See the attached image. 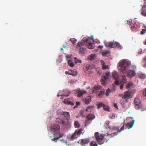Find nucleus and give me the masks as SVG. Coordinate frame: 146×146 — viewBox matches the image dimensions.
<instances>
[{"mask_svg":"<svg viewBox=\"0 0 146 146\" xmlns=\"http://www.w3.org/2000/svg\"><path fill=\"white\" fill-rule=\"evenodd\" d=\"M105 104L102 103H100L98 104V109L104 106Z\"/></svg>","mask_w":146,"mask_h":146,"instance_id":"a19ab883","label":"nucleus"},{"mask_svg":"<svg viewBox=\"0 0 146 146\" xmlns=\"http://www.w3.org/2000/svg\"><path fill=\"white\" fill-rule=\"evenodd\" d=\"M131 62L129 61L126 60H121L119 63V69L123 73H125L129 67L131 65Z\"/></svg>","mask_w":146,"mask_h":146,"instance_id":"f03ea898","label":"nucleus"},{"mask_svg":"<svg viewBox=\"0 0 146 146\" xmlns=\"http://www.w3.org/2000/svg\"><path fill=\"white\" fill-rule=\"evenodd\" d=\"M127 76L129 78L135 76L136 75L135 71L133 70H128L127 73Z\"/></svg>","mask_w":146,"mask_h":146,"instance_id":"9b49d317","label":"nucleus"},{"mask_svg":"<svg viewBox=\"0 0 146 146\" xmlns=\"http://www.w3.org/2000/svg\"><path fill=\"white\" fill-rule=\"evenodd\" d=\"M119 96L122 99L125 100L126 102H128V99L131 97V92L130 91L125 92H124L123 94H121Z\"/></svg>","mask_w":146,"mask_h":146,"instance_id":"423d86ee","label":"nucleus"},{"mask_svg":"<svg viewBox=\"0 0 146 146\" xmlns=\"http://www.w3.org/2000/svg\"><path fill=\"white\" fill-rule=\"evenodd\" d=\"M96 57V55L95 54H91L88 56V59L90 61H92V60L95 59Z\"/></svg>","mask_w":146,"mask_h":146,"instance_id":"aec40b11","label":"nucleus"},{"mask_svg":"<svg viewBox=\"0 0 146 146\" xmlns=\"http://www.w3.org/2000/svg\"><path fill=\"white\" fill-rule=\"evenodd\" d=\"M103 48V46L102 45H100L98 46V48L100 49H102Z\"/></svg>","mask_w":146,"mask_h":146,"instance_id":"680f3d73","label":"nucleus"},{"mask_svg":"<svg viewBox=\"0 0 146 146\" xmlns=\"http://www.w3.org/2000/svg\"><path fill=\"white\" fill-rule=\"evenodd\" d=\"M68 65L71 67H73L74 65V63L72 62V60H69L68 61Z\"/></svg>","mask_w":146,"mask_h":146,"instance_id":"e433bc0d","label":"nucleus"},{"mask_svg":"<svg viewBox=\"0 0 146 146\" xmlns=\"http://www.w3.org/2000/svg\"><path fill=\"white\" fill-rule=\"evenodd\" d=\"M110 52L108 51H104L102 52V54L103 56H107L110 54Z\"/></svg>","mask_w":146,"mask_h":146,"instance_id":"c85d7f7f","label":"nucleus"},{"mask_svg":"<svg viewBox=\"0 0 146 146\" xmlns=\"http://www.w3.org/2000/svg\"><path fill=\"white\" fill-rule=\"evenodd\" d=\"M125 22H127V24H129L130 23V21H129L126 20V21H125Z\"/></svg>","mask_w":146,"mask_h":146,"instance_id":"e2e57ef3","label":"nucleus"},{"mask_svg":"<svg viewBox=\"0 0 146 146\" xmlns=\"http://www.w3.org/2000/svg\"><path fill=\"white\" fill-rule=\"evenodd\" d=\"M69 70L68 71H66L65 72V73L66 74H68L69 75Z\"/></svg>","mask_w":146,"mask_h":146,"instance_id":"69168bd1","label":"nucleus"},{"mask_svg":"<svg viewBox=\"0 0 146 146\" xmlns=\"http://www.w3.org/2000/svg\"><path fill=\"white\" fill-rule=\"evenodd\" d=\"M64 134L62 133H59V135L58 137H56V135L55 133H54V137H55L54 138L52 139H51V141H55V140H58L60 138L64 136Z\"/></svg>","mask_w":146,"mask_h":146,"instance_id":"dca6fc26","label":"nucleus"},{"mask_svg":"<svg viewBox=\"0 0 146 146\" xmlns=\"http://www.w3.org/2000/svg\"><path fill=\"white\" fill-rule=\"evenodd\" d=\"M76 91L78 94L77 96L79 97H81L84 94L87 93L86 91L81 90L80 89H77Z\"/></svg>","mask_w":146,"mask_h":146,"instance_id":"f8f14e48","label":"nucleus"},{"mask_svg":"<svg viewBox=\"0 0 146 146\" xmlns=\"http://www.w3.org/2000/svg\"><path fill=\"white\" fill-rule=\"evenodd\" d=\"M127 102H126L125 100L122 99H122L120 100V103L122 105L123 107H125V104Z\"/></svg>","mask_w":146,"mask_h":146,"instance_id":"cd10ccee","label":"nucleus"},{"mask_svg":"<svg viewBox=\"0 0 146 146\" xmlns=\"http://www.w3.org/2000/svg\"><path fill=\"white\" fill-rule=\"evenodd\" d=\"M94 107V106H88L86 110V111L87 112H88L90 111H91L92 109Z\"/></svg>","mask_w":146,"mask_h":146,"instance_id":"2f4dec72","label":"nucleus"},{"mask_svg":"<svg viewBox=\"0 0 146 146\" xmlns=\"http://www.w3.org/2000/svg\"><path fill=\"white\" fill-rule=\"evenodd\" d=\"M108 68V65H106L105 64L102 66V68L103 70L107 69Z\"/></svg>","mask_w":146,"mask_h":146,"instance_id":"3c124183","label":"nucleus"},{"mask_svg":"<svg viewBox=\"0 0 146 146\" xmlns=\"http://www.w3.org/2000/svg\"><path fill=\"white\" fill-rule=\"evenodd\" d=\"M90 121L88 119H86L85 120V126L86 127L87 125H88V124H90V122L89 121Z\"/></svg>","mask_w":146,"mask_h":146,"instance_id":"c03bdc74","label":"nucleus"},{"mask_svg":"<svg viewBox=\"0 0 146 146\" xmlns=\"http://www.w3.org/2000/svg\"><path fill=\"white\" fill-rule=\"evenodd\" d=\"M84 111L82 110H81L80 111V115L81 116L83 117H85V115H83Z\"/></svg>","mask_w":146,"mask_h":146,"instance_id":"603ef678","label":"nucleus"},{"mask_svg":"<svg viewBox=\"0 0 146 146\" xmlns=\"http://www.w3.org/2000/svg\"><path fill=\"white\" fill-rule=\"evenodd\" d=\"M68 120L69 119H62V122L61 123L63 125L69 126L70 125V123Z\"/></svg>","mask_w":146,"mask_h":146,"instance_id":"4be33fe9","label":"nucleus"},{"mask_svg":"<svg viewBox=\"0 0 146 146\" xmlns=\"http://www.w3.org/2000/svg\"><path fill=\"white\" fill-rule=\"evenodd\" d=\"M85 49H86L85 48L82 47L80 48L79 51L80 53L82 55L84 54Z\"/></svg>","mask_w":146,"mask_h":146,"instance_id":"c756f323","label":"nucleus"},{"mask_svg":"<svg viewBox=\"0 0 146 146\" xmlns=\"http://www.w3.org/2000/svg\"><path fill=\"white\" fill-rule=\"evenodd\" d=\"M87 46H88V48L90 49H93L94 48L93 45L91 43V41L90 42Z\"/></svg>","mask_w":146,"mask_h":146,"instance_id":"c9c22d12","label":"nucleus"},{"mask_svg":"<svg viewBox=\"0 0 146 146\" xmlns=\"http://www.w3.org/2000/svg\"><path fill=\"white\" fill-rule=\"evenodd\" d=\"M144 27L145 28L144 29H143L141 32V34L143 35L145 33L146 31V26H144Z\"/></svg>","mask_w":146,"mask_h":146,"instance_id":"a18cd8bd","label":"nucleus"},{"mask_svg":"<svg viewBox=\"0 0 146 146\" xmlns=\"http://www.w3.org/2000/svg\"><path fill=\"white\" fill-rule=\"evenodd\" d=\"M62 119H61L59 118H57L56 119V121L58 123H61L62 122Z\"/></svg>","mask_w":146,"mask_h":146,"instance_id":"79ce46f5","label":"nucleus"},{"mask_svg":"<svg viewBox=\"0 0 146 146\" xmlns=\"http://www.w3.org/2000/svg\"><path fill=\"white\" fill-rule=\"evenodd\" d=\"M112 77L115 80V84L116 85H118L119 84V76L118 73L116 71H114L112 73Z\"/></svg>","mask_w":146,"mask_h":146,"instance_id":"6e6552de","label":"nucleus"},{"mask_svg":"<svg viewBox=\"0 0 146 146\" xmlns=\"http://www.w3.org/2000/svg\"><path fill=\"white\" fill-rule=\"evenodd\" d=\"M103 109L104 110L107 111H109V108L108 106L105 105L103 107Z\"/></svg>","mask_w":146,"mask_h":146,"instance_id":"49530a36","label":"nucleus"},{"mask_svg":"<svg viewBox=\"0 0 146 146\" xmlns=\"http://www.w3.org/2000/svg\"><path fill=\"white\" fill-rule=\"evenodd\" d=\"M60 126L58 124H54L51 126L50 131L55 134L59 133L60 131Z\"/></svg>","mask_w":146,"mask_h":146,"instance_id":"39448f33","label":"nucleus"},{"mask_svg":"<svg viewBox=\"0 0 146 146\" xmlns=\"http://www.w3.org/2000/svg\"><path fill=\"white\" fill-rule=\"evenodd\" d=\"M124 125H123L121 129V131L123 130H124Z\"/></svg>","mask_w":146,"mask_h":146,"instance_id":"0e129e2a","label":"nucleus"},{"mask_svg":"<svg viewBox=\"0 0 146 146\" xmlns=\"http://www.w3.org/2000/svg\"><path fill=\"white\" fill-rule=\"evenodd\" d=\"M64 103L68 105H70L73 106L74 105V103L70 101L69 99L67 98L64 100Z\"/></svg>","mask_w":146,"mask_h":146,"instance_id":"a211bd4d","label":"nucleus"},{"mask_svg":"<svg viewBox=\"0 0 146 146\" xmlns=\"http://www.w3.org/2000/svg\"><path fill=\"white\" fill-rule=\"evenodd\" d=\"M144 44H145V45H146V40H145L144 42Z\"/></svg>","mask_w":146,"mask_h":146,"instance_id":"774afa93","label":"nucleus"},{"mask_svg":"<svg viewBox=\"0 0 146 146\" xmlns=\"http://www.w3.org/2000/svg\"><path fill=\"white\" fill-rule=\"evenodd\" d=\"M84 45V43H83L81 41L79 42L78 44L77 48L79 47H82V46H83Z\"/></svg>","mask_w":146,"mask_h":146,"instance_id":"4c0bfd02","label":"nucleus"},{"mask_svg":"<svg viewBox=\"0 0 146 146\" xmlns=\"http://www.w3.org/2000/svg\"><path fill=\"white\" fill-rule=\"evenodd\" d=\"M102 65V66H103V65L105 64V63L103 60H101L100 61Z\"/></svg>","mask_w":146,"mask_h":146,"instance_id":"4d7b16f0","label":"nucleus"},{"mask_svg":"<svg viewBox=\"0 0 146 146\" xmlns=\"http://www.w3.org/2000/svg\"><path fill=\"white\" fill-rule=\"evenodd\" d=\"M133 84L131 82L128 83L126 84V88L127 89L129 88Z\"/></svg>","mask_w":146,"mask_h":146,"instance_id":"ea45409f","label":"nucleus"},{"mask_svg":"<svg viewBox=\"0 0 146 146\" xmlns=\"http://www.w3.org/2000/svg\"><path fill=\"white\" fill-rule=\"evenodd\" d=\"M105 92L104 91H100L99 93L97 96V97L98 98H100L102 97V95L104 94Z\"/></svg>","mask_w":146,"mask_h":146,"instance_id":"473e14b6","label":"nucleus"},{"mask_svg":"<svg viewBox=\"0 0 146 146\" xmlns=\"http://www.w3.org/2000/svg\"><path fill=\"white\" fill-rule=\"evenodd\" d=\"M111 129L117 131V132H115V133H117V134L118 132L120 133L121 132V131L120 130H119V127H118L113 126L112 128H111Z\"/></svg>","mask_w":146,"mask_h":146,"instance_id":"bb28decb","label":"nucleus"},{"mask_svg":"<svg viewBox=\"0 0 146 146\" xmlns=\"http://www.w3.org/2000/svg\"><path fill=\"white\" fill-rule=\"evenodd\" d=\"M130 27L131 29L133 31H134L137 28V25L135 23H131V24Z\"/></svg>","mask_w":146,"mask_h":146,"instance_id":"6ab92c4d","label":"nucleus"},{"mask_svg":"<svg viewBox=\"0 0 146 146\" xmlns=\"http://www.w3.org/2000/svg\"><path fill=\"white\" fill-rule=\"evenodd\" d=\"M92 67L90 65L87 66L86 67L85 70L86 71H90V70L91 69Z\"/></svg>","mask_w":146,"mask_h":146,"instance_id":"37998d69","label":"nucleus"},{"mask_svg":"<svg viewBox=\"0 0 146 146\" xmlns=\"http://www.w3.org/2000/svg\"><path fill=\"white\" fill-rule=\"evenodd\" d=\"M121 84H125L127 82L126 78L125 75L122 76Z\"/></svg>","mask_w":146,"mask_h":146,"instance_id":"a878e982","label":"nucleus"},{"mask_svg":"<svg viewBox=\"0 0 146 146\" xmlns=\"http://www.w3.org/2000/svg\"><path fill=\"white\" fill-rule=\"evenodd\" d=\"M124 85V84H121L120 86V88L122 90L123 88V86Z\"/></svg>","mask_w":146,"mask_h":146,"instance_id":"6e6d98bb","label":"nucleus"},{"mask_svg":"<svg viewBox=\"0 0 146 146\" xmlns=\"http://www.w3.org/2000/svg\"><path fill=\"white\" fill-rule=\"evenodd\" d=\"M83 40L84 42L83 43H84V44H85L87 46L91 41L92 40L88 39L86 37H84L83 39Z\"/></svg>","mask_w":146,"mask_h":146,"instance_id":"2eb2a0df","label":"nucleus"},{"mask_svg":"<svg viewBox=\"0 0 146 146\" xmlns=\"http://www.w3.org/2000/svg\"><path fill=\"white\" fill-rule=\"evenodd\" d=\"M70 40L73 44L75 43L77 41L76 39L74 38H70Z\"/></svg>","mask_w":146,"mask_h":146,"instance_id":"de8ad7c7","label":"nucleus"},{"mask_svg":"<svg viewBox=\"0 0 146 146\" xmlns=\"http://www.w3.org/2000/svg\"><path fill=\"white\" fill-rule=\"evenodd\" d=\"M134 122V120H133L131 121V122L128 123L126 124V125L128 129H129L132 127Z\"/></svg>","mask_w":146,"mask_h":146,"instance_id":"412c9836","label":"nucleus"},{"mask_svg":"<svg viewBox=\"0 0 146 146\" xmlns=\"http://www.w3.org/2000/svg\"><path fill=\"white\" fill-rule=\"evenodd\" d=\"M101 88V86H94L93 87L92 89L93 92H96L97 91L100 89Z\"/></svg>","mask_w":146,"mask_h":146,"instance_id":"393cba45","label":"nucleus"},{"mask_svg":"<svg viewBox=\"0 0 146 146\" xmlns=\"http://www.w3.org/2000/svg\"><path fill=\"white\" fill-rule=\"evenodd\" d=\"M117 135V134L116 133L110 134L107 133L106 134H103L98 132H96L94 134L96 140L99 145H102L104 142H107L110 138Z\"/></svg>","mask_w":146,"mask_h":146,"instance_id":"f257e3e1","label":"nucleus"},{"mask_svg":"<svg viewBox=\"0 0 146 146\" xmlns=\"http://www.w3.org/2000/svg\"><path fill=\"white\" fill-rule=\"evenodd\" d=\"M84 102L86 104H88L91 101V97L89 96H87L84 100Z\"/></svg>","mask_w":146,"mask_h":146,"instance_id":"4468645a","label":"nucleus"},{"mask_svg":"<svg viewBox=\"0 0 146 146\" xmlns=\"http://www.w3.org/2000/svg\"><path fill=\"white\" fill-rule=\"evenodd\" d=\"M80 104L79 102H76V105L75 107H76V106H78L80 105Z\"/></svg>","mask_w":146,"mask_h":146,"instance_id":"13d9d810","label":"nucleus"},{"mask_svg":"<svg viewBox=\"0 0 146 146\" xmlns=\"http://www.w3.org/2000/svg\"><path fill=\"white\" fill-rule=\"evenodd\" d=\"M105 127L106 128L109 130H111V126H110L109 125H105Z\"/></svg>","mask_w":146,"mask_h":146,"instance_id":"09e8293b","label":"nucleus"},{"mask_svg":"<svg viewBox=\"0 0 146 146\" xmlns=\"http://www.w3.org/2000/svg\"><path fill=\"white\" fill-rule=\"evenodd\" d=\"M90 146H98V144L95 141H92L90 144Z\"/></svg>","mask_w":146,"mask_h":146,"instance_id":"72a5a7b5","label":"nucleus"},{"mask_svg":"<svg viewBox=\"0 0 146 146\" xmlns=\"http://www.w3.org/2000/svg\"><path fill=\"white\" fill-rule=\"evenodd\" d=\"M144 60L146 62V63L143 65V66L146 68V55L145 56L144 58Z\"/></svg>","mask_w":146,"mask_h":146,"instance_id":"864d4df0","label":"nucleus"},{"mask_svg":"<svg viewBox=\"0 0 146 146\" xmlns=\"http://www.w3.org/2000/svg\"><path fill=\"white\" fill-rule=\"evenodd\" d=\"M85 131L82 129H80L78 130H76L71 135H69L67 137L68 139L70 141H73L76 139L77 136H79L81 134L84 133Z\"/></svg>","mask_w":146,"mask_h":146,"instance_id":"7ed1b4c3","label":"nucleus"},{"mask_svg":"<svg viewBox=\"0 0 146 146\" xmlns=\"http://www.w3.org/2000/svg\"><path fill=\"white\" fill-rule=\"evenodd\" d=\"M136 77L141 79H143L145 78L146 76L145 74L139 72L137 74Z\"/></svg>","mask_w":146,"mask_h":146,"instance_id":"ddd939ff","label":"nucleus"},{"mask_svg":"<svg viewBox=\"0 0 146 146\" xmlns=\"http://www.w3.org/2000/svg\"><path fill=\"white\" fill-rule=\"evenodd\" d=\"M64 112L63 111L61 110H58L57 111V114L58 115H63Z\"/></svg>","mask_w":146,"mask_h":146,"instance_id":"f704fd0d","label":"nucleus"},{"mask_svg":"<svg viewBox=\"0 0 146 146\" xmlns=\"http://www.w3.org/2000/svg\"><path fill=\"white\" fill-rule=\"evenodd\" d=\"M74 127L76 128H79L80 126L79 123L78 121H75L74 123Z\"/></svg>","mask_w":146,"mask_h":146,"instance_id":"7c9ffc66","label":"nucleus"},{"mask_svg":"<svg viewBox=\"0 0 146 146\" xmlns=\"http://www.w3.org/2000/svg\"><path fill=\"white\" fill-rule=\"evenodd\" d=\"M104 44L105 46L107 47H110L111 48L117 47L119 49H121L122 46L118 42H115L113 43L112 42H107L105 41Z\"/></svg>","mask_w":146,"mask_h":146,"instance_id":"20e7f679","label":"nucleus"},{"mask_svg":"<svg viewBox=\"0 0 146 146\" xmlns=\"http://www.w3.org/2000/svg\"><path fill=\"white\" fill-rule=\"evenodd\" d=\"M143 94L145 96H146V89L143 92Z\"/></svg>","mask_w":146,"mask_h":146,"instance_id":"052dcab7","label":"nucleus"},{"mask_svg":"<svg viewBox=\"0 0 146 146\" xmlns=\"http://www.w3.org/2000/svg\"><path fill=\"white\" fill-rule=\"evenodd\" d=\"M74 59L75 60V62L76 64L78 63H81L82 62V61L81 60L77 58L76 57H75Z\"/></svg>","mask_w":146,"mask_h":146,"instance_id":"58836bf2","label":"nucleus"},{"mask_svg":"<svg viewBox=\"0 0 146 146\" xmlns=\"http://www.w3.org/2000/svg\"><path fill=\"white\" fill-rule=\"evenodd\" d=\"M95 117V116L94 115L92 114H90L86 116V118L89 121L92 120L94 119Z\"/></svg>","mask_w":146,"mask_h":146,"instance_id":"f3484780","label":"nucleus"},{"mask_svg":"<svg viewBox=\"0 0 146 146\" xmlns=\"http://www.w3.org/2000/svg\"><path fill=\"white\" fill-rule=\"evenodd\" d=\"M69 75H71L74 76H76L77 74L76 71L74 70H69Z\"/></svg>","mask_w":146,"mask_h":146,"instance_id":"5701e85b","label":"nucleus"},{"mask_svg":"<svg viewBox=\"0 0 146 146\" xmlns=\"http://www.w3.org/2000/svg\"><path fill=\"white\" fill-rule=\"evenodd\" d=\"M110 90L109 89H108L106 90V96H108L109 95V94L110 93Z\"/></svg>","mask_w":146,"mask_h":146,"instance_id":"8fccbe9b","label":"nucleus"},{"mask_svg":"<svg viewBox=\"0 0 146 146\" xmlns=\"http://www.w3.org/2000/svg\"><path fill=\"white\" fill-rule=\"evenodd\" d=\"M113 106L117 109H118V107L116 104H114Z\"/></svg>","mask_w":146,"mask_h":146,"instance_id":"5fc2aeb1","label":"nucleus"},{"mask_svg":"<svg viewBox=\"0 0 146 146\" xmlns=\"http://www.w3.org/2000/svg\"><path fill=\"white\" fill-rule=\"evenodd\" d=\"M63 115L66 118V119H70V115L69 112H64Z\"/></svg>","mask_w":146,"mask_h":146,"instance_id":"b1692460","label":"nucleus"},{"mask_svg":"<svg viewBox=\"0 0 146 146\" xmlns=\"http://www.w3.org/2000/svg\"><path fill=\"white\" fill-rule=\"evenodd\" d=\"M90 142V138H84L81 139L80 144L82 146H86V145L88 144Z\"/></svg>","mask_w":146,"mask_h":146,"instance_id":"1a4fd4ad","label":"nucleus"},{"mask_svg":"<svg viewBox=\"0 0 146 146\" xmlns=\"http://www.w3.org/2000/svg\"><path fill=\"white\" fill-rule=\"evenodd\" d=\"M105 123H106V125H109V124L110 122L109 121H106Z\"/></svg>","mask_w":146,"mask_h":146,"instance_id":"bf43d9fd","label":"nucleus"},{"mask_svg":"<svg viewBox=\"0 0 146 146\" xmlns=\"http://www.w3.org/2000/svg\"><path fill=\"white\" fill-rule=\"evenodd\" d=\"M110 73L109 72H107L104 74L103 76H102L101 79V83L102 84H105V81L107 80L108 77L110 76Z\"/></svg>","mask_w":146,"mask_h":146,"instance_id":"0eeeda50","label":"nucleus"},{"mask_svg":"<svg viewBox=\"0 0 146 146\" xmlns=\"http://www.w3.org/2000/svg\"><path fill=\"white\" fill-rule=\"evenodd\" d=\"M141 102L138 98H135L134 100V104L135 105V108L136 110H138L140 107Z\"/></svg>","mask_w":146,"mask_h":146,"instance_id":"9d476101","label":"nucleus"},{"mask_svg":"<svg viewBox=\"0 0 146 146\" xmlns=\"http://www.w3.org/2000/svg\"><path fill=\"white\" fill-rule=\"evenodd\" d=\"M63 47L64 48H66V46L64 45V44H63Z\"/></svg>","mask_w":146,"mask_h":146,"instance_id":"338daca9","label":"nucleus"}]
</instances>
